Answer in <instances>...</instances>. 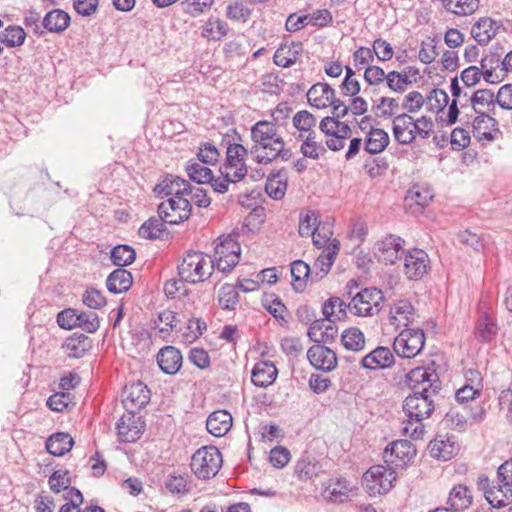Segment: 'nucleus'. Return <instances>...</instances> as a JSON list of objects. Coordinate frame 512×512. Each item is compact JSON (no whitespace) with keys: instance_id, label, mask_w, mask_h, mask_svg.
Wrapping results in <instances>:
<instances>
[{"instance_id":"38","label":"nucleus","mask_w":512,"mask_h":512,"mask_svg":"<svg viewBox=\"0 0 512 512\" xmlns=\"http://www.w3.org/2000/svg\"><path fill=\"white\" fill-rule=\"evenodd\" d=\"M74 444L73 439L67 433H55L46 441L47 451L54 456H63L69 452Z\"/></svg>"},{"instance_id":"8","label":"nucleus","mask_w":512,"mask_h":512,"mask_svg":"<svg viewBox=\"0 0 512 512\" xmlns=\"http://www.w3.org/2000/svg\"><path fill=\"white\" fill-rule=\"evenodd\" d=\"M240 245L231 236L220 239L215 247L214 268L222 272L231 271L240 260Z\"/></svg>"},{"instance_id":"56","label":"nucleus","mask_w":512,"mask_h":512,"mask_svg":"<svg viewBox=\"0 0 512 512\" xmlns=\"http://www.w3.org/2000/svg\"><path fill=\"white\" fill-rule=\"evenodd\" d=\"M265 191L273 199H281L285 195L286 182L280 180L278 175H273L267 179Z\"/></svg>"},{"instance_id":"37","label":"nucleus","mask_w":512,"mask_h":512,"mask_svg":"<svg viewBox=\"0 0 512 512\" xmlns=\"http://www.w3.org/2000/svg\"><path fill=\"white\" fill-rule=\"evenodd\" d=\"M291 275L292 286L296 292L304 291L307 282H312L310 266L302 260H296L291 264Z\"/></svg>"},{"instance_id":"42","label":"nucleus","mask_w":512,"mask_h":512,"mask_svg":"<svg viewBox=\"0 0 512 512\" xmlns=\"http://www.w3.org/2000/svg\"><path fill=\"white\" fill-rule=\"evenodd\" d=\"M497 334V325L494 320L488 315L483 314L478 319L475 336L481 342H490Z\"/></svg>"},{"instance_id":"34","label":"nucleus","mask_w":512,"mask_h":512,"mask_svg":"<svg viewBox=\"0 0 512 512\" xmlns=\"http://www.w3.org/2000/svg\"><path fill=\"white\" fill-rule=\"evenodd\" d=\"M317 138L318 135L317 132H315L308 133L303 136V138L296 139L301 141L300 152L304 157L318 160L326 153L325 146L322 144V141H319Z\"/></svg>"},{"instance_id":"10","label":"nucleus","mask_w":512,"mask_h":512,"mask_svg":"<svg viewBox=\"0 0 512 512\" xmlns=\"http://www.w3.org/2000/svg\"><path fill=\"white\" fill-rule=\"evenodd\" d=\"M191 210L190 201L184 197H170L158 206L159 217L171 225L186 221Z\"/></svg>"},{"instance_id":"17","label":"nucleus","mask_w":512,"mask_h":512,"mask_svg":"<svg viewBox=\"0 0 512 512\" xmlns=\"http://www.w3.org/2000/svg\"><path fill=\"white\" fill-rule=\"evenodd\" d=\"M311 365L322 371H331L337 365L336 353L321 344L311 346L307 352Z\"/></svg>"},{"instance_id":"23","label":"nucleus","mask_w":512,"mask_h":512,"mask_svg":"<svg viewBox=\"0 0 512 512\" xmlns=\"http://www.w3.org/2000/svg\"><path fill=\"white\" fill-rule=\"evenodd\" d=\"M428 447L433 458L443 461L451 459L459 449L453 437L448 435H438L429 443Z\"/></svg>"},{"instance_id":"55","label":"nucleus","mask_w":512,"mask_h":512,"mask_svg":"<svg viewBox=\"0 0 512 512\" xmlns=\"http://www.w3.org/2000/svg\"><path fill=\"white\" fill-rule=\"evenodd\" d=\"M407 198L423 208L433 199V194L428 188L413 186V188L409 190Z\"/></svg>"},{"instance_id":"9","label":"nucleus","mask_w":512,"mask_h":512,"mask_svg":"<svg viewBox=\"0 0 512 512\" xmlns=\"http://www.w3.org/2000/svg\"><path fill=\"white\" fill-rule=\"evenodd\" d=\"M249 151L242 144H230L227 147L226 162L220 168V173L225 177L243 180L247 175L245 158Z\"/></svg>"},{"instance_id":"27","label":"nucleus","mask_w":512,"mask_h":512,"mask_svg":"<svg viewBox=\"0 0 512 512\" xmlns=\"http://www.w3.org/2000/svg\"><path fill=\"white\" fill-rule=\"evenodd\" d=\"M232 427V416L226 410L212 412L206 421V428L215 437L226 435Z\"/></svg>"},{"instance_id":"58","label":"nucleus","mask_w":512,"mask_h":512,"mask_svg":"<svg viewBox=\"0 0 512 512\" xmlns=\"http://www.w3.org/2000/svg\"><path fill=\"white\" fill-rule=\"evenodd\" d=\"M64 498L67 503L61 506L59 512H68L70 508L77 509L84 501L82 493L75 487L67 489Z\"/></svg>"},{"instance_id":"30","label":"nucleus","mask_w":512,"mask_h":512,"mask_svg":"<svg viewBox=\"0 0 512 512\" xmlns=\"http://www.w3.org/2000/svg\"><path fill=\"white\" fill-rule=\"evenodd\" d=\"M92 347V341L84 334H74L68 337L62 345V349L70 358L83 357Z\"/></svg>"},{"instance_id":"48","label":"nucleus","mask_w":512,"mask_h":512,"mask_svg":"<svg viewBox=\"0 0 512 512\" xmlns=\"http://www.w3.org/2000/svg\"><path fill=\"white\" fill-rule=\"evenodd\" d=\"M136 252L129 245H117L111 251V260L114 265L124 267L135 261Z\"/></svg>"},{"instance_id":"43","label":"nucleus","mask_w":512,"mask_h":512,"mask_svg":"<svg viewBox=\"0 0 512 512\" xmlns=\"http://www.w3.org/2000/svg\"><path fill=\"white\" fill-rule=\"evenodd\" d=\"M445 9L459 16L473 14L479 8V0H442Z\"/></svg>"},{"instance_id":"60","label":"nucleus","mask_w":512,"mask_h":512,"mask_svg":"<svg viewBox=\"0 0 512 512\" xmlns=\"http://www.w3.org/2000/svg\"><path fill=\"white\" fill-rule=\"evenodd\" d=\"M388 74L376 65H369L364 71V80L371 86H376L387 81Z\"/></svg>"},{"instance_id":"33","label":"nucleus","mask_w":512,"mask_h":512,"mask_svg":"<svg viewBox=\"0 0 512 512\" xmlns=\"http://www.w3.org/2000/svg\"><path fill=\"white\" fill-rule=\"evenodd\" d=\"M71 22L70 15L62 9H53L43 18L42 24L45 29L53 33L65 31Z\"/></svg>"},{"instance_id":"61","label":"nucleus","mask_w":512,"mask_h":512,"mask_svg":"<svg viewBox=\"0 0 512 512\" xmlns=\"http://www.w3.org/2000/svg\"><path fill=\"white\" fill-rule=\"evenodd\" d=\"M424 97L418 91L409 92L402 103V108L408 113L418 112L424 105Z\"/></svg>"},{"instance_id":"51","label":"nucleus","mask_w":512,"mask_h":512,"mask_svg":"<svg viewBox=\"0 0 512 512\" xmlns=\"http://www.w3.org/2000/svg\"><path fill=\"white\" fill-rule=\"evenodd\" d=\"M387 86L394 92L402 93L411 84L406 72L391 71L388 73Z\"/></svg>"},{"instance_id":"39","label":"nucleus","mask_w":512,"mask_h":512,"mask_svg":"<svg viewBox=\"0 0 512 512\" xmlns=\"http://www.w3.org/2000/svg\"><path fill=\"white\" fill-rule=\"evenodd\" d=\"M477 114H488L495 107L496 96L489 89H480L469 96Z\"/></svg>"},{"instance_id":"54","label":"nucleus","mask_w":512,"mask_h":512,"mask_svg":"<svg viewBox=\"0 0 512 512\" xmlns=\"http://www.w3.org/2000/svg\"><path fill=\"white\" fill-rule=\"evenodd\" d=\"M373 56L377 57L379 61H389L394 54L393 48L386 40L378 38L375 39L372 45Z\"/></svg>"},{"instance_id":"57","label":"nucleus","mask_w":512,"mask_h":512,"mask_svg":"<svg viewBox=\"0 0 512 512\" xmlns=\"http://www.w3.org/2000/svg\"><path fill=\"white\" fill-rule=\"evenodd\" d=\"M427 102L432 111H442L449 102L448 94L442 89H433L428 98Z\"/></svg>"},{"instance_id":"26","label":"nucleus","mask_w":512,"mask_h":512,"mask_svg":"<svg viewBox=\"0 0 512 512\" xmlns=\"http://www.w3.org/2000/svg\"><path fill=\"white\" fill-rule=\"evenodd\" d=\"M412 116L408 113H401L393 119V137L401 145H408L414 141L412 130Z\"/></svg>"},{"instance_id":"18","label":"nucleus","mask_w":512,"mask_h":512,"mask_svg":"<svg viewBox=\"0 0 512 512\" xmlns=\"http://www.w3.org/2000/svg\"><path fill=\"white\" fill-rule=\"evenodd\" d=\"M479 484L485 490V498L492 507L503 508L512 501L511 487H504V484L490 487L488 478L481 479Z\"/></svg>"},{"instance_id":"52","label":"nucleus","mask_w":512,"mask_h":512,"mask_svg":"<svg viewBox=\"0 0 512 512\" xmlns=\"http://www.w3.org/2000/svg\"><path fill=\"white\" fill-rule=\"evenodd\" d=\"M83 303L92 309H100L106 304V298L101 291L90 287L87 288L82 296Z\"/></svg>"},{"instance_id":"24","label":"nucleus","mask_w":512,"mask_h":512,"mask_svg":"<svg viewBox=\"0 0 512 512\" xmlns=\"http://www.w3.org/2000/svg\"><path fill=\"white\" fill-rule=\"evenodd\" d=\"M355 489V486L346 479H331L325 488V495L331 502L342 503L356 494Z\"/></svg>"},{"instance_id":"21","label":"nucleus","mask_w":512,"mask_h":512,"mask_svg":"<svg viewBox=\"0 0 512 512\" xmlns=\"http://www.w3.org/2000/svg\"><path fill=\"white\" fill-rule=\"evenodd\" d=\"M150 400V391L142 382L125 387L123 403L128 410L141 409Z\"/></svg>"},{"instance_id":"11","label":"nucleus","mask_w":512,"mask_h":512,"mask_svg":"<svg viewBox=\"0 0 512 512\" xmlns=\"http://www.w3.org/2000/svg\"><path fill=\"white\" fill-rule=\"evenodd\" d=\"M430 260L428 254L422 249H412L404 258V273L410 280H419L428 273Z\"/></svg>"},{"instance_id":"32","label":"nucleus","mask_w":512,"mask_h":512,"mask_svg":"<svg viewBox=\"0 0 512 512\" xmlns=\"http://www.w3.org/2000/svg\"><path fill=\"white\" fill-rule=\"evenodd\" d=\"M496 22L491 18L479 19L471 28V35L480 45H486L496 35Z\"/></svg>"},{"instance_id":"46","label":"nucleus","mask_w":512,"mask_h":512,"mask_svg":"<svg viewBox=\"0 0 512 512\" xmlns=\"http://www.w3.org/2000/svg\"><path fill=\"white\" fill-rule=\"evenodd\" d=\"M227 34V24L222 20L209 19L202 27L201 35L208 40H220Z\"/></svg>"},{"instance_id":"14","label":"nucleus","mask_w":512,"mask_h":512,"mask_svg":"<svg viewBox=\"0 0 512 512\" xmlns=\"http://www.w3.org/2000/svg\"><path fill=\"white\" fill-rule=\"evenodd\" d=\"M404 240L399 236L388 235L375 244V256L385 264H394L399 259Z\"/></svg>"},{"instance_id":"19","label":"nucleus","mask_w":512,"mask_h":512,"mask_svg":"<svg viewBox=\"0 0 512 512\" xmlns=\"http://www.w3.org/2000/svg\"><path fill=\"white\" fill-rule=\"evenodd\" d=\"M334 319H318L315 320L308 329L309 338L317 343H331L337 336V327Z\"/></svg>"},{"instance_id":"45","label":"nucleus","mask_w":512,"mask_h":512,"mask_svg":"<svg viewBox=\"0 0 512 512\" xmlns=\"http://www.w3.org/2000/svg\"><path fill=\"white\" fill-rule=\"evenodd\" d=\"M348 303L339 297H331L322 307V313L327 319L340 320L346 315Z\"/></svg>"},{"instance_id":"53","label":"nucleus","mask_w":512,"mask_h":512,"mask_svg":"<svg viewBox=\"0 0 512 512\" xmlns=\"http://www.w3.org/2000/svg\"><path fill=\"white\" fill-rule=\"evenodd\" d=\"M218 301L223 309L233 310L239 302V295L233 287L226 286L221 289Z\"/></svg>"},{"instance_id":"44","label":"nucleus","mask_w":512,"mask_h":512,"mask_svg":"<svg viewBox=\"0 0 512 512\" xmlns=\"http://www.w3.org/2000/svg\"><path fill=\"white\" fill-rule=\"evenodd\" d=\"M341 343L347 350L361 351L365 347V337L359 328L351 327L343 331Z\"/></svg>"},{"instance_id":"31","label":"nucleus","mask_w":512,"mask_h":512,"mask_svg":"<svg viewBox=\"0 0 512 512\" xmlns=\"http://www.w3.org/2000/svg\"><path fill=\"white\" fill-rule=\"evenodd\" d=\"M302 52L301 43L281 45L274 54V63L280 67H290L295 64Z\"/></svg>"},{"instance_id":"3","label":"nucleus","mask_w":512,"mask_h":512,"mask_svg":"<svg viewBox=\"0 0 512 512\" xmlns=\"http://www.w3.org/2000/svg\"><path fill=\"white\" fill-rule=\"evenodd\" d=\"M358 285L354 280H351L346 285L345 296L350 301L348 302V311L359 317H373L377 315L382 309L385 301L382 290L376 287H367L354 292Z\"/></svg>"},{"instance_id":"62","label":"nucleus","mask_w":512,"mask_h":512,"mask_svg":"<svg viewBox=\"0 0 512 512\" xmlns=\"http://www.w3.org/2000/svg\"><path fill=\"white\" fill-rule=\"evenodd\" d=\"M219 156H220V153L217 150V148L210 143H205L199 149V152L197 154L198 160L202 164H206V165H213V164L217 163Z\"/></svg>"},{"instance_id":"15","label":"nucleus","mask_w":512,"mask_h":512,"mask_svg":"<svg viewBox=\"0 0 512 512\" xmlns=\"http://www.w3.org/2000/svg\"><path fill=\"white\" fill-rule=\"evenodd\" d=\"M417 317L416 310L411 302L407 299L395 301L389 310V321L396 328H408Z\"/></svg>"},{"instance_id":"7","label":"nucleus","mask_w":512,"mask_h":512,"mask_svg":"<svg viewBox=\"0 0 512 512\" xmlns=\"http://www.w3.org/2000/svg\"><path fill=\"white\" fill-rule=\"evenodd\" d=\"M425 344V335L422 329L406 328L395 338L393 349L402 358H413L418 355Z\"/></svg>"},{"instance_id":"64","label":"nucleus","mask_w":512,"mask_h":512,"mask_svg":"<svg viewBox=\"0 0 512 512\" xmlns=\"http://www.w3.org/2000/svg\"><path fill=\"white\" fill-rule=\"evenodd\" d=\"M71 403V396L68 392H57L47 400V405L53 411L62 412Z\"/></svg>"},{"instance_id":"4","label":"nucleus","mask_w":512,"mask_h":512,"mask_svg":"<svg viewBox=\"0 0 512 512\" xmlns=\"http://www.w3.org/2000/svg\"><path fill=\"white\" fill-rule=\"evenodd\" d=\"M177 268L181 282L197 284L204 282L212 275L214 261L202 252H188Z\"/></svg>"},{"instance_id":"16","label":"nucleus","mask_w":512,"mask_h":512,"mask_svg":"<svg viewBox=\"0 0 512 512\" xmlns=\"http://www.w3.org/2000/svg\"><path fill=\"white\" fill-rule=\"evenodd\" d=\"M118 436L123 442H135L142 434L144 425L132 411L123 415L117 422Z\"/></svg>"},{"instance_id":"47","label":"nucleus","mask_w":512,"mask_h":512,"mask_svg":"<svg viewBox=\"0 0 512 512\" xmlns=\"http://www.w3.org/2000/svg\"><path fill=\"white\" fill-rule=\"evenodd\" d=\"M25 38L26 33L20 26H8L0 32V42L7 47L21 46Z\"/></svg>"},{"instance_id":"50","label":"nucleus","mask_w":512,"mask_h":512,"mask_svg":"<svg viewBox=\"0 0 512 512\" xmlns=\"http://www.w3.org/2000/svg\"><path fill=\"white\" fill-rule=\"evenodd\" d=\"M165 221L159 218H150L144 222L139 228V236L144 239H156L159 238L161 233L165 230Z\"/></svg>"},{"instance_id":"29","label":"nucleus","mask_w":512,"mask_h":512,"mask_svg":"<svg viewBox=\"0 0 512 512\" xmlns=\"http://www.w3.org/2000/svg\"><path fill=\"white\" fill-rule=\"evenodd\" d=\"M277 368L271 361H259L254 365L251 380L258 387L271 385L277 377Z\"/></svg>"},{"instance_id":"2","label":"nucleus","mask_w":512,"mask_h":512,"mask_svg":"<svg viewBox=\"0 0 512 512\" xmlns=\"http://www.w3.org/2000/svg\"><path fill=\"white\" fill-rule=\"evenodd\" d=\"M250 137L252 146L249 153L258 164L268 165L276 159L288 161L292 156L276 125L270 121L256 122L250 129Z\"/></svg>"},{"instance_id":"1","label":"nucleus","mask_w":512,"mask_h":512,"mask_svg":"<svg viewBox=\"0 0 512 512\" xmlns=\"http://www.w3.org/2000/svg\"><path fill=\"white\" fill-rule=\"evenodd\" d=\"M407 383L413 393L403 403L407 420L402 423V433L418 440L424 435L422 421L435 409L433 396L438 394L441 384L437 373L426 367L412 369L407 374Z\"/></svg>"},{"instance_id":"36","label":"nucleus","mask_w":512,"mask_h":512,"mask_svg":"<svg viewBox=\"0 0 512 512\" xmlns=\"http://www.w3.org/2000/svg\"><path fill=\"white\" fill-rule=\"evenodd\" d=\"M293 127L296 129L295 139L303 138L308 133H315L317 125L316 117L307 110L295 113L292 118Z\"/></svg>"},{"instance_id":"22","label":"nucleus","mask_w":512,"mask_h":512,"mask_svg":"<svg viewBox=\"0 0 512 512\" xmlns=\"http://www.w3.org/2000/svg\"><path fill=\"white\" fill-rule=\"evenodd\" d=\"M394 362L392 351L388 347L379 346L362 358L361 365L366 369L376 370L390 368Z\"/></svg>"},{"instance_id":"35","label":"nucleus","mask_w":512,"mask_h":512,"mask_svg":"<svg viewBox=\"0 0 512 512\" xmlns=\"http://www.w3.org/2000/svg\"><path fill=\"white\" fill-rule=\"evenodd\" d=\"M132 283V274L123 268L116 269L110 273L106 281L107 289L114 294L126 292Z\"/></svg>"},{"instance_id":"63","label":"nucleus","mask_w":512,"mask_h":512,"mask_svg":"<svg viewBox=\"0 0 512 512\" xmlns=\"http://www.w3.org/2000/svg\"><path fill=\"white\" fill-rule=\"evenodd\" d=\"M70 479L67 471H55L49 478L50 489L59 493L61 490L69 489Z\"/></svg>"},{"instance_id":"41","label":"nucleus","mask_w":512,"mask_h":512,"mask_svg":"<svg viewBox=\"0 0 512 512\" xmlns=\"http://www.w3.org/2000/svg\"><path fill=\"white\" fill-rule=\"evenodd\" d=\"M320 471V464L315 460V458L309 455L302 456L295 466V473L302 481L311 480L314 477H317Z\"/></svg>"},{"instance_id":"25","label":"nucleus","mask_w":512,"mask_h":512,"mask_svg":"<svg viewBox=\"0 0 512 512\" xmlns=\"http://www.w3.org/2000/svg\"><path fill=\"white\" fill-rule=\"evenodd\" d=\"M336 96L335 90L327 83H316L307 92V100L317 109L329 107Z\"/></svg>"},{"instance_id":"28","label":"nucleus","mask_w":512,"mask_h":512,"mask_svg":"<svg viewBox=\"0 0 512 512\" xmlns=\"http://www.w3.org/2000/svg\"><path fill=\"white\" fill-rule=\"evenodd\" d=\"M157 362L164 373L173 375L181 368L182 355L175 347L166 346L159 351Z\"/></svg>"},{"instance_id":"5","label":"nucleus","mask_w":512,"mask_h":512,"mask_svg":"<svg viewBox=\"0 0 512 512\" xmlns=\"http://www.w3.org/2000/svg\"><path fill=\"white\" fill-rule=\"evenodd\" d=\"M222 465V455L214 446L199 448L191 457V470L199 479L214 477Z\"/></svg>"},{"instance_id":"6","label":"nucleus","mask_w":512,"mask_h":512,"mask_svg":"<svg viewBox=\"0 0 512 512\" xmlns=\"http://www.w3.org/2000/svg\"><path fill=\"white\" fill-rule=\"evenodd\" d=\"M363 480L370 495L385 494L393 487L396 472L390 467L375 465L364 473Z\"/></svg>"},{"instance_id":"49","label":"nucleus","mask_w":512,"mask_h":512,"mask_svg":"<svg viewBox=\"0 0 512 512\" xmlns=\"http://www.w3.org/2000/svg\"><path fill=\"white\" fill-rule=\"evenodd\" d=\"M189 178L198 183L205 184L212 180V171L202 163L190 161L186 167Z\"/></svg>"},{"instance_id":"59","label":"nucleus","mask_w":512,"mask_h":512,"mask_svg":"<svg viewBox=\"0 0 512 512\" xmlns=\"http://www.w3.org/2000/svg\"><path fill=\"white\" fill-rule=\"evenodd\" d=\"M77 327L82 328L88 333H94L99 328V318L94 312H81L78 314Z\"/></svg>"},{"instance_id":"13","label":"nucleus","mask_w":512,"mask_h":512,"mask_svg":"<svg viewBox=\"0 0 512 512\" xmlns=\"http://www.w3.org/2000/svg\"><path fill=\"white\" fill-rule=\"evenodd\" d=\"M415 456L416 449L408 440L394 441L384 451L385 462L395 466H403Z\"/></svg>"},{"instance_id":"40","label":"nucleus","mask_w":512,"mask_h":512,"mask_svg":"<svg viewBox=\"0 0 512 512\" xmlns=\"http://www.w3.org/2000/svg\"><path fill=\"white\" fill-rule=\"evenodd\" d=\"M389 144L387 132L380 128H372L365 138V150L370 154L382 152Z\"/></svg>"},{"instance_id":"20","label":"nucleus","mask_w":512,"mask_h":512,"mask_svg":"<svg viewBox=\"0 0 512 512\" xmlns=\"http://www.w3.org/2000/svg\"><path fill=\"white\" fill-rule=\"evenodd\" d=\"M154 191L159 195L164 194L172 197H184V195L192 193V186L185 179L168 175L156 185Z\"/></svg>"},{"instance_id":"12","label":"nucleus","mask_w":512,"mask_h":512,"mask_svg":"<svg viewBox=\"0 0 512 512\" xmlns=\"http://www.w3.org/2000/svg\"><path fill=\"white\" fill-rule=\"evenodd\" d=\"M339 247V241L334 239L326 248H324L322 253L315 260L313 266L310 267L312 282L322 280L329 273L339 251Z\"/></svg>"}]
</instances>
